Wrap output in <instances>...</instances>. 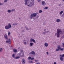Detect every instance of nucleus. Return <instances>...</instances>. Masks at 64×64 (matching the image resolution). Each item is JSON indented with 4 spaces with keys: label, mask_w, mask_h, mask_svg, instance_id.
I'll return each mask as SVG.
<instances>
[{
    "label": "nucleus",
    "mask_w": 64,
    "mask_h": 64,
    "mask_svg": "<svg viewBox=\"0 0 64 64\" xmlns=\"http://www.w3.org/2000/svg\"><path fill=\"white\" fill-rule=\"evenodd\" d=\"M60 21V20L59 19H57L56 20V21L57 22H59Z\"/></svg>",
    "instance_id": "obj_17"
},
{
    "label": "nucleus",
    "mask_w": 64,
    "mask_h": 64,
    "mask_svg": "<svg viewBox=\"0 0 64 64\" xmlns=\"http://www.w3.org/2000/svg\"><path fill=\"white\" fill-rule=\"evenodd\" d=\"M23 52V50H21V52H20L21 53H23L22 52Z\"/></svg>",
    "instance_id": "obj_43"
},
{
    "label": "nucleus",
    "mask_w": 64,
    "mask_h": 64,
    "mask_svg": "<svg viewBox=\"0 0 64 64\" xmlns=\"http://www.w3.org/2000/svg\"><path fill=\"white\" fill-rule=\"evenodd\" d=\"M63 1H64V0H62Z\"/></svg>",
    "instance_id": "obj_55"
},
{
    "label": "nucleus",
    "mask_w": 64,
    "mask_h": 64,
    "mask_svg": "<svg viewBox=\"0 0 64 64\" xmlns=\"http://www.w3.org/2000/svg\"><path fill=\"white\" fill-rule=\"evenodd\" d=\"M4 38L6 39V40H7V39H8L7 36L6 35H4Z\"/></svg>",
    "instance_id": "obj_18"
},
{
    "label": "nucleus",
    "mask_w": 64,
    "mask_h": 64,
    "mask_svg": "<svg viewBox=\"0 0 64 64\" xmlns=\"http://www.w3.org/2000/svg\"><path fill=\"white\" fill-rule=\"evenodd\" d=\"M44 31H46V29H45L44 30Z\"/></svg>",
    "instance_id": "obj_49"
},
{
    "label": "nucleus",
    "mask_w": 64,
    "mask_h": 64,
    "mask_svg": "<svg viewBox=\"0 0 64 64\" xmlns=\"http://www.w3.org/2000/svg\"><path fill=\"white\" fill-rule=\"evenodd\" d=\"M33 0V1H34V0Z\"/></svg>",
    "instance_id": "obj_58"
},
{
    "label": "nucleus",
    "mask_w": 64,
    "mask_h": 64,
    "mask_svg": "<svg viewBox=\"0 0 64 64\" xmlns=\"http://www.w3.org/2000/svg\"><path fill=\"white\" fill-rule=\"evenodd\" d=\"M48 8V7H45V8H44V9H47Z\"/></svg>",
    "instance_id": "obj_31"
},
{
    "label": "nucleus",
    "mask_w": 64,
    "mask_h": 64,
    "mask_svg": "<svg viewBox=\"0 0 64 64\" xmlns=\"http://www.w3.org/2000/svg\"><path fill=\"white\" fill-rule=\"evenodd\" d=\"M9 40L10 41V39H9Z\"/></svg>",
    "instance_id": "obj_57"
},
{
    "label": "nucleus",
    "mask_w": 64,
    "mask_h": 64,
    "mask_svg": "<svg viewBox=\"0 0 64 64\" xmlns=\"http://www.w3.org/2000/svg\"><path fill=\"white\" fill-rule=\"evenodd\" d=\"M19 19H20H20H21L20 18H19Z\"/></svg>",
    "instance_id": "obj_53"
},
{
    "label": "nucleus",
    "mask_w": 64,
    "mask_h": 64,
    "mask_svg": "<svg viewBox=\"0 0 64 64\" xmlns=\"http://www.w3.org/2000/svg\"><path fill=\"white\" fill-rule=\"evenodd\" d=\"M63 15H64V13H63Z\"/></svg>",
    "instance_id": "obj_54"
},
{
    "label": "nucleus",
    "mask_w": 64,
    "mask_h": 64,
    "mask_svg": "<svg viewBox=\"0 0 64 64\" xmlns=\"http://www.w3.org/2000/svg\"><path fill=\"white\" fill-rule=\"evenodd\" d=\"M38 60H34V61H35V62H37L38 61Z\"/></svg>",
    "instance_id": "obj_39"
},
{
    "label": "nucleus",
    "mask_w": 64,
    "mask_h": 64,
    "mask_svg": "<svg viewBox=\"0 0 64 64\" xmlns=\"http://www.w3.org/2000/svg\"><path fill=\"white\" fill-rule=\"evenodd\" d=\"M42 10H40L39 11V12L40 13H42Z\"/></svg>",
    "instance_id": "obj_24"
},
{
    "label": "nucleus",
    "mask_w": 64,
    "mask_h": 64,
    "mask_svg": "<svg viewBox=\"0 0 64 64\" xmlns=\"http://www.w3.org/2000/svg\"><path fill=\"white\" fill-rule=\"evenodd\" d=\"M6 42L7 43H10V44L11 43V42H10V41H6Z\"/></svg>",
    "instance_id": "obj_23"
},
{
    "label": "nucleus",
    "mask_w": 64,
    "mask_h": 64,
    "mask_svg": "<svg viewBox=\"0 0 64 64\" xmlns=\"http://www.w3.org/2000/svg\"><path fill=\"white\" fill-rule=\"evenodd\" d=\"M24 41H25V40H24Z\"/></svg>",
    "instance_id": "obj_56"
},
{
    "label": "nucleus",
    "mask_w": 64,
    "mask_h": 64,
    "mask_svg": "<svg viewBox=\"0 0 64 64\" xmlns=\"http://www.w3.org/2000/svg\"><path fill=\"white\" fill-rule=\"evenodd\" d=\"M8 0H4V2H7V1Z\"/></svg>",
    "instance_id": "obj_38"
},
{
    "label": "nucleus",
    "mask_w": 64,
    "mask_h": 64,
    "mask_svg": "<svg viewBox=\"0 0 64 64\" xmlns=\"http://www.w3.org/2000/svg\"><path fill=\"white\" fill-rule=\"evenodd\" d=\"M63 13V11H61L59 13V14L60 15H62V14Z\"/></svg>",
    "instance_id": "obj_21"
},
{
    "label": "nucleus",
    "mask_w": 64,
    "mask_h": 64,
    "mask_svg": "<svg viewBox=\"0 0 64 64\" xmlns=\"http://www.w3.org/2000/svg\"><path fill=\"white\" fill-rule=\"evenodd\" d=\"M3 50V49H2V48H1L0 49V52H1L2 51V50Z\"/></svg>",
    "instance_id": "obj_27"
},
{
    "label": "nucleus",
    "mask_w": 64,
    "mask_h": 64,
    "mask_svg": "<svg viewBox=\"0 0 64 64\" xmlns=\"http://www.w3.org/2000/svg\"><path fill=\"white\" fill-rule=\"evenodd\" d=\"M24 55V54L22 52H20L18 54V56L19 57H21V56H23Z\"/></svg>",
    "instance_id": "obj_5"
},
{
    "label": "nucleus",
    "mask_w": 64,
    "mask_h": 64,
    "mask_svg": "<svg viewBox=\"0 0 64 64\" xmlns=\"http://www.w3.org/2000/svg\"><path fill=\"white\" fill-rule=\"evenodd\" d=\"M32 5H33V4H32V2H30L29 4L28 5V6L29 7H31Z\"/></svg>",
    "instance_id": "obj_10"
},
{
    "label": "nucleus",
    "mask_w": 64,
    "mask_h": 64,
    "mask_svg": "<svg viewBox=\"0 0 64 64\" xmlns=\"http://www.w3.org/2000/svg\"><path fill=\"white\" fill-rule=\"evenodd\" d=\"M17 25V23H14L12 24V25L14 26H15V25Z\"/></svg>",
    "instance_id": "obj_20"
},
{
    "label": "nucleus",
    "mask_w": 64,
    "mask_h": 64,
    "mask_svg": "<svg viewBox=\"0 0 64 64\" xmlns=\"http://www.w3.org/2000/svg\"><path fill=\"white\" fill-rule=\"evenodd\" d=\"M11 12V11L10 10H9L8 11V13H10Z\"/></svg>",
    "instance_id": "obj_25"
},
{
    "label": "nucleus",
    "mask_w": 64,
    "mask_h": 64,
    "mask_svg": "<svg viewBox=\"0 0 64 64\" xmlns=\"http://www.w3.org/2000/svg\"><path fill=\"white\" fill-rule=\"evenodd\" d=\"M28 62L29 63H33V62H32V61L29 60L28 61Z\"/></svg>",
    "instance_id": "obj_26"
},
{
    "label": "nucleus",
    "mask_w": 64,
    "mask_h": 64,
    "mask_svg": "<svg viewBox=\"0 0 64 64\" xmlns=\"http://www.w3.org/2000/svg\"><path fill=\"white\" fill-rule=\"evenodd\" d=\"M31 57L30 56L28 58V60H30V59H31Z\"/></svg>",
    "instance_id": "obj_28"
},
{
    "label": "nucleus",
    "mask_w": 64,
    "mask_h": 64,
    "mask_svg": "<svg viewBox=\"0 0 64 64\" xmlns=\"http://www.w3.org/2000/svg\"><path fill=\"white\" fill-rule=\"evenodd\" d=\"M54 64H56V62H55L54 63Z\"/></svg>",
    "instance_id": "obj_44"
},
{
    "label": "nucleus",
    "mask_w": 64,
    "mask_h": 64,
    "mask_svg": "<svg viewBox=\"0 0 64 64\" xmlns=\"http://www.w3.org/2000/svg\"><path fill=\"white\" fill-rule=\"evenodd\" d=\"M62 56V55H61V54H60V56Z\"/></svg>",
    "instance_id": "obj_52"
},
{
    "label": "nucleus",
    "mask_w": 64,
    "mask_h": 64,
    "mask_svg": "<svg viewBox=\"0 0 64 64\" xmlns=\"http://www.w3.org/2000/svg\"><path fill=\"white\" fill-rule=\"evenodd\" d=\"M63 31L62 32V30L60 28H58L57 30V37H60V35L61 34H63V33H64V30H62Z\"/></svg>",
    "instance_id": "obj_1"
},
{
    "label": "nucleus",
    "mask_w": 64,
    "mask_h": 64,
    "mask_svg": "<svg viewBox=\"0 0 64 64\" xmlns=\"http://www.w3.org/2000/svg\"><path fill=\"white\" fill-rule=\"evenodd\" d=\"M60 51L62 52L63 51V48H60Z\"/></svg>",
    "instance_id": "obj_22"
},
{
    "label": "nucleus",
    "mask_w": 64,
    "mask_h": 64,
    "mask_svg": "<svg viewBox=\"0 0 64 64\" xmlns=\"http://www.w3.org/2000/svg\"><path fill=\"white\" fill-rule=\"evenodd\" d=\"M3 5V4L2 3L1 4V3L0 2V5Z\"/></svg>",
    "instance_id": "obj_41"
},
{
    "label": "nucleus",
    "mask_w": 64,
    "mask_h": 64,
    "mask_svg": "<svg viewBox=\"0 0 64 64\" xmlns=\"http://www.w3.org/2000/svg\"><path fill=\"white\" fill-rule=\"evenodd\" d=\"M14 10H15V9H12V11H11L12 12H13V11H14Z\"/></svg>",
    "instance_id": "obj_33"
},
{
    "label": "nucleus",
    "mask_w": 64,
    "mask_h": 64,
    "mask_svg": "<svg viewBox=\"0 0 64 64\" xmlns=\"http://www.w3.org/2000/svg\"><path fill=\"white\" fill-rule=\"evenodd\" d=\"M12 56L13 58L15 59V54H12Z\"/></svg>",
    "instance_id": "obj_15"
},
{
    "label": "nucleus",
    "mask_w": 64,
    "mask_h": 64,
    "mask_svg": "<svg viewBox=\"0 0 64 64\" xmlns=\"http://www.w3.org/2000/svg\"><path fill=\"white\" fill-rule=\"evenodd\" d=\"M46 32H45L42 33V34H46Z\"/></svg>",
    "instance_id": "obj_29"
},
{
    "label": "nucleus",
    "mask_w": 64,
    "mask_h": 64,
    "mask_svg": "<svg viewBox=\"0 0 64 64\" xmlns=\"http://www.w3.org/2000/svg\"><path fill=\"white\" fill-rule=\"evenodd\" d=\"M63 49H64V48H63Z\"/></svg>",
    "instance_id": "obj_59"
},
{
    "label": "nucleus",
    "mask_w": 64,
    "mask_h": 64,
    "mask_svg": "<svg viewBox=\"0 0 64 64\" xmlns=\"http://www.w3.org/2000/svg\"><path fill=\"white\" fill-rule=\"evenodd\" d=\"M57 35V33H56L55 34V35Z\"/></svg>",
    "instance_id": "obj_51"
},
{
    "label": "nucleus",
    "mask_w": 64,
    "mask_h": 64,
    "mask_svg": "<svg viewBox=\"0 0 64 64\" xmlns=\"http://www.w3.org/2000/svg\"><path fill=\"white\" fill-rule=\"evenodd\" d=\"M62 37V38H64V35Z\"/></svg>",
    "instance_id": "obj_47"
},
{
    "label": "nucleus",
    "mask_w": 64,
    "mask_h": 64,
    "mask_svg": "<svg viewBox=\"0 0 64 64\" xmlns=\"http://www.w3.org/2000/svg\"><path fill=\"white\" fill-rule=\"evenodd\" d=\"M13 51L14 52H15V53H16L17 52V50L16 49H13Z\"/></svg>",
    "instance_id": "obj_16"
},
{
    "label": "nucleus",
    "mask_w": 64,
    "mask_h": 64,
    "mask_svg": "<svg viewBox=\"0 0 64 64\" xmlns=\"http://www.w3.org/2000/svg\"><path fill=\"white\" fill-rule=\"evenodd\" d=\"M64 57V54H62L61 56H60V59L61 61H62L63 60V58Z\"/></svg>",
    "instance_id": "obj_6"
},
{
    "label": "nucleus",
    "mask_w": 64,
    "mask_h": 64,
    "mask_svg": "<svg viewBox=\"0 0 64 64\" xmlns=\"http://www.w3.org/2000/svg\"><path fill=\"white\" fill-rule=\"evenodd\" d=\"M59 6H61V4H60L59 5Z\"/></svg>",
    "instance_id": "obj_50"
},
{
    "label": "nucleus",
    "mask_w": 64,
    "mask_h": 64,
    "mask_svg": "<svg viewBox=\"0 0 64 64\" xmlns=\"http://www.w3.org/2000/svg\"><path fill=\"white\" fill-rule=\"evenodd\" d=\"M30 47H32L34 45V43L33 42H30Z\"/></svg>",
    "instance_id": "obj_12"
},
{
    "label": "nucleus",
    "mask_w": 64,
    "mask_h": 64,
    "mask_svg": "<svg viewBox=\"0 0 64 64\" xmlns=\"http://www.w3.org/2000/svg\"><path fill=\"white\" fill-rule=\"evenodd\" d=\"M25 60L24 59H23L22 60V63H23V64H24V63H25Z\"/></svg>",
    "instance_id": "obj_13"
},
{
    "label": "nucleus",
    "mask_w": 64,
    "mask_h": 64,
    "mask_svg": "<svg viewBox=\"0 0 64 64\" xmlns=\"http://www.w3.org/2000/svg\"><path fill=\"white\" fill-rule=\"evenodd\" d=\"M30 54H32L33 55L35 54V52L34 51H32L30 53Z\"/></svg>",
    "instance_id": "obj_8"
},
{
    "label": "nucleus",
    "mask_w": 64,
    "mask_h": 64,
    "mask_svg": "<svg viewBox=\"0 0 64 64\" xmlns=\"http://www.w3.org/2000/svg\"><path fill=\"white\" fill-rule=\"evenodd\" d=\"M62 47H64V43L62 44Z\"/></svg>",
    "instance_id": "obj_40"
},
{
    "label": "nucleus",
    "mask_w": 64,
    "mask_h": 64,
    "mask_svg": "<svg viewBox=\"0 0 64 64\" xmlns=\"http://www.w3.org/2000/svg\"><path fill=\"white\" fill-rule=\"evenodd\" d=\"M8 26H5V28L6 29H9L10 28H11V25L10 24L8 23Z\"/></svg>",
    "instance_id": "obj_2"
},
{
    "label": "nucleus",
    "mask_w": 64,
    "mask_h": 64,
    "mask_svg": "<svg viewBox=\"0 0 64 64\" xmlns=\"http://www.w3.org/2000/svg\"><path fill=\"white\" fill-rule=\"evenodd\" d=\"M26 30H29V28H28L26 26Z\"/></svg>",
    "instance_id": "obj_30"
},
{
    "label": "nucleus",
    "mask_w": 64,
    "mask_h": 64,
    "mask_svg": "<svg viewBox=\"0 0 64 64\" xmlns=\"http://www.w3.org/2000/svg\"><path fill=\"white\" fill-rule=\"evenodd\" d=\"M18 49H20V47L18 48Z\"/></svg>",
    "instance_id": "obj_46"
},
{
    "label": "nucleus",
    "mask_w": 64,
    "mask_h": 64,
    "mask_svg": "<svg viewBox=\"0 0 64 64\" xmlns=\"http://www.w3.org/2000/svg\"><path fill=\"white\" fill-rule=\"evenodd\" d=\"M36 13H34L32 14L30 16V19H32L33 18V17H36Z\"/></svg>",
    "instance_id": "obj_3"
},
{
    "label": "nucleus",
    "mask_w": 64,
    "mask_h": 64,
    "mask_svg": "<svg viewBox=\"0 0 64 64\" xmlns=\"http://www.w3.org/2000/svg\"><path fill=\"white\" fill-rule=\"evenodd\" d=\"M22 32H24V30H22Z\"/></svg>",
    "instance_id": "obj_45"
},
{
    "label": "nucleus",
    "mask_w": 64,
    "mask_h": 64,
    "mask_svg": "<svg viewBox=\"0 0 64 64\" xmlns=\"http://www.w3.org/2000/svg\"><path fill=\"white\" fill-rule=\"evenodd\" d=\"M42 5H43V6H44L45 5H46V4H45V2L44 1H43L42 2Z\"/></svg>",
    "instance_id": "obj_11"
},
{
    "label": "nucleus",
    "mask_w": 64,
    "mask_h": 64,
    "mask_svg": "<svg viewBox=\"0 0 64 64\" xmlns=\"http://www.w3.org/2000/svg\"><path fill=\"white\" fill-rule=\"evenodd\" d=\"M31 60H33V59H34V58H31Z\"/></svg>",
    "instance_id": "obj_35"
},
{
    "label": "nucleus",
    "mask_w": 64,
    "mask_h": 64,
    "mask_svg": "<svg viewBox=\"0 0 64 64\" xmlns=\"http://www.w3.org/2000/svg\"><path fill=\"white\" fill-rule=\"evenodd\" d=\"M49 32V31H46V33H48V32Z\"/></svg>",
    "instance_id": "obj_48"
},
{
    "label": "nucleus",
    "mask_w": 64,
    "mask_h": 64,
    "mask_svg": "<svg viewBox=\"0 0 64 64\" xmlns=\"http://www.w3.org/2000/svg\"><path fill=\"white\" fill-rule=\"evenodd\" d=\"M44 46H46V47H47L48 46V43L47 42H46L44 44Z\"/></svg>",
    "instance_id": "obj_14"
},
{
    "label": "nucleus",
    "mask_w": 64,
    "mask_h": 64,
    "mask_svg": "<svg viewBox=\"0 0 64 64\" xmlns=\"http://www.w3.org/2000/svg\"><path fill=\"white\" fill-rule=\"evenodd\" d=\"M10 32H8V36H10Z\"/></svg>",
    "instance_id": "obj_32"
},
{
    "label": "nucleus",
    "mask_w": 64,
    "mask_h": 64,
    "mask_svg": "<svg viewBox=\"0 0 64 64\" xmlns=\"http://www.w3.org/2000/svg\"><path fill=\"white\" fill-rule=\"evenodd\" d=\"M24 2H25L24 4L26 5H28V4L30 2V1L28 0H24Z\"/></svg>",
    "instance_id": "obj_4"
},
{
    "label": "nucleus",
    "mask_w": 64,
    "mask_h": 64,
    "mask_svg": "<svg viewBox=\"0 0 64 64\" xmlns=\"http://www.w3.org/2000/svg\"><path fill=\"white\" fill-rule=\"evenodd\" d=\"M61 48V46H60L58 45V49H56V51H59V50H60Z\"/></svg>",
    "instance_id": "obj_7"
},
{
    "label": "nucleus",
    "mask_w": 64,
    "mask_h": 64,
    "mask_svg": "<svg viewBox=\"0 0 64 64\" xmlns=\"http://www.w3.org/2000/svg\"><path fill=\"white\" fill-rule=\"evenodd\" d=\"M24 43L25 45H26V42H24Z\"/></svg>",
    "instance_id": "obj_36"
},
{
    "label": "nucleus",
    "mask_w": 64,
    "mask_h": 64,
    "mask_svg": "<svg viewBox=\"0 0 64 64\" xmlns=\"http://www.w3.org/2000/svg\"><path fill=\"white\" fill-rule=\"evenodd\" d=\"M20 56H16V57H15V59H19L20 58Z\"/></svg>",
    "instance_id": "obj_19"
},
{
    "label": "nucleus",
    "mask_w": 64,
    "mask_h": 64,
    "mask_svg": "<svg viewBox=\"0 0 64 64\" xmlns=\"http://www.w3.org/2000/svg\"><path fill=\"white\" fill-rule=\"evenodd\" d=\"M38 2H41V0H38Z\"/></svg>",
    "instance_id": "obj_34"
},
{
    "label": "nucleus",
    "mask_w": 64,
    "mask_h": 64,
    "mask_svg": "<svg viewBox=\"0 0 64 64\" xmlns=\"http://www.w3.org/2000/svg\"><path fill=\"white\" fill-rule=\"evenodd\" d=\"M30 42H33L34 43H36V42H35V40L33 39H32V38L30 39Z\"/></svg>",
    "instance_id": "obj_9"
},
{
    "label": "nucleus",
    "mask_w": 64,
    "mask_h": 64,
    "mask_svg": "<svg viewBox=\"0 0 64 64\" xmlns=\"http://www.w3.org/2000/svg\"><path fill=\"white\" fill-rule=\"evenodd\" d=\"M46 54H47V55H48V54H49V52H47Z\"/></svg>",
    "instance_id": "obj_42"
},
{
    "label": "nucleus",
    "mask_w": 64,
    "mask_h": 64,
    "mask_svg": "<svg viewBox=\"0 0 64 64\" xmlns=\"http://www.w3.org/2000/svg\"><path fill=\"white\" fill-rule=\"evenodd\" d=\"M43 25H46V23L45 22H44L43 24Z\"/></svg>",
    "instance_id": "obj_37"
}]
</instances>
